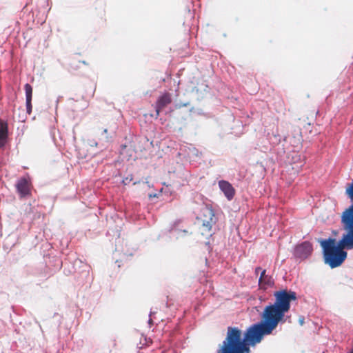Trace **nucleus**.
<instances>
[{
  "label": "nucleus",
  "mask_w": 353,
  "mask_h": 353,
  "mask_svg": "<svg viewBox=\"0 0 353 353\" xmlns=\"http://www.w3.org/2000/svg\"><path fill=\"white\" fill-rule=\"evenodd\" d=\"M274 296L275 301L264 308L261 322L251 326L243 338L238 327H228L226 337L217 353H248L250 345L261 342L263 335L270 334L280 322L284 321L285 314L290 309V302L296 300V294L282 290L276 291Z\"/></svg>",
  "instance_id": "nucleus-1"
},
{
  "label": "nucleus",
  "mask_w": 353,
  "mask_h": 353,
  "mask_svg": "<svg viewBox=\"0 0 353 353\" xmlns=\"http://www.w3.org/2000/svg\"><path fill=\"white\" fill-rule=\"evenodd\" d=\"M319 241L323 248L325 263L329 265L331 268L340 266L345 260L347 252L337 250L334 239L329 238Z\"/></svg>",
  "instance_id": "nucleus-2"
},
{
  "label": "nucleus",
  "mask_w": 353,
  "mask_h": 353,
  "mask_svg": "<svg viewBox=\"0 0 353 353\" xmlns=\"http://www.w3.org/2000/svg\"><path fill=\"white\" fill-rule=\"evenodd\" d=\"M353 222V203L346 209L342 214L341 222L345 230L348 231L347 234L343 235V238L336 245L338 250L344 251L345 248H353V235L352 234L351 222Z\"/></svg>",
  "instance_id": "nucleus-3"
},
{
  "label": "nucleus",
  "mask_w": 353,
  "mask_h": 353,
  "mask_svg": "<svg viewBox=\"0 0 353 353\" xmlns=\"http://www.w3.org/2000/svg\"><path fill=\"white\" fill-rule=\"evenodd\" d=\"M200 219H201L203 227L208 232L211 230L212 225L216 223L214 212L209 206L202 208Z\"/></svg>",
  "instance_id": "nucleus-4"
},
{
  "label": "nucleus",
  "mask_w": 353,
  "mask_h": 353,
  "mask_svg": "<svg viewBox=\"0 0 353 353\" xmlns=\"http://www.w3.org/2000/svg\"><path fill=\"white\" fill-rule=\"evenodd\" d=\"M16 189L21 198H25L31 195L32 183L26 177L20 178L16 183Z\"/></svg>",
  "instance_id": "nucleus-5"
},
{
  "label": "nucleus",
  "mask_w": 353,
  "mask_h": 353,
  "mask_svg": "<svg viewBox=\"0 0 353 353\" xmlns=\"http://www.w3.org/2000/svg\"><path fill=\"white\" fill-rule=\"evenodd\" d=\"M312 244L309 241H304L303 243L296 246L294 255L296 258L305 259L312 254Z\"/></svg>",
  "instance_id": "nucleus-6"
},
{
  "label": "nucleus",
  "mask_w": 353,
  "mask_h": 353,
  "mask_svg": "<svg viewBox=\"0 0 353 353\" xmlns=\"http://www.w3.org/2000/svg\"><path fill=\"white\" fill-rule=\"evenodd\" d=\"M172 101V95L169 92H165L161 94L155 103L156 114L158 117L160 112Z\"/></svg>",
  "instance_id": "nucleus-7"
},
{
  "label": "nucleus",
  "mask_w": 353,
  "mask_h": 353,
  "mask_svg": "<svg viewBox=\"0 0 353 353\" xmlns=\"http://www.w3.org/2000/svg\"><path fill=\"white\" fill-rule=\"evenodd\" d=\"M219 186L228 200L231 201L235 195V189L231 183L227 181L221 180L219 182Z\"/></svg>",
  "instance_id": "nucleus-8"
},
{
  "label": "nucleus",
  "mask_w": 353,
  "mask_h": 353,
  "mask_svg": "<svg viewBox=\"0 0 353 353\" xmlns=\"http://www.w3.org/2000/svg\"><path fill=\"white\" fill-rule=\"evenodd\" d=\"M8 137V124L0 119V148H3Z\"/></svg>",
  "instance_id": "nucleus-9"
},
{
  "label": "nucleus",
  "mask_w": 353,
  "mask_h": 353,
  "mask_svg": "<svg viewBox=\"0 0 353 353\" xmlns=\"http://www.w3.org/2000/svg\"><path fill=\"white\" fill-rule=\"evenodd\" d=\"M274 109L277 112H282L285 110V104L282 99L275 100L274 103Z\"/></svg>",
  "instance_id": "nucleus-10"
},
{
  "label": "nucleus",
  "mask_w": 353,
  "mask_h": 353,
  "mask_svg": "<svg viewBox=\"0 0 353 353\" xmlns=\"http://www.w3.org/2000/svg\"><path fill=\"white\" fill-rule=\"evenodd\" d=\"M24 89L26 92V100H32V87L29 83H26L24 85Z\"/></svg>",
  "instance_id": "nucleus-11"
},
{
  "label": "nucleus",
  "mask_w": 353,
  "mask_h": 353,
  "mask_svg": "<svg viewBox=\"0 0 353 353\" xmlns=\"http://www.w3.org/2000/svg\"><path fill=\"white\" fill-rule=\"evenodd\" d=\"M274 284V281L271 276H265V279L262 281V284L259 285L262 288H265V286H272Z\"/></svg>",
  "instance_id": "nucleus-12"
},
{
  "label": "nucleus",
  "mask_w": 353,
  "mask_h": 353,
  "mask_svg": "<svg viewBox=\"0 0 353 353\" xmlns=\"http://www.w3.org/2000/svg\"><path fill=\"white\" fill-rule=\"evenodd\" d=\"M345 193L351 199V201H353V181L351 183L348 184V186L347 187L345 190Z\"/></svg>",
  "instance_id": "nucleus-13"
},
{
  "label": "nucleus",
  "mask_w": 353,
  "mask_h": 353,
  "mask_svg": "<svg viewBox=\"0 0 353 353\" xmlns=\"http://www.w3.org/2000/svg\"><path fill=\"white\" fill-rule=\"evenodd\" d=\"M99 134L101 136H104V137L106 139H109V136L108 135V129L107 128H99Z\"/></svg>",
  "instance_id": "nucleus-14"
},
{
  "label": "nucleus",
  "mask_w": 353,
  "mask_h": 353,
  "mask_svg": "<svg viewBox=\"0 0 353 353\" xmlns=\"http://www.w3.org/2000/svg\"><path fill=\"white\" fill-rule=\"evenodd\" d=\"M32 100H26V110H27V112L30 114L31 112H32Z\"/></svg>",
  "instance_id": "nucleus-15"
},
{
  "label": "nucleus",
  "mask_w": 353,
  "mask_h": 353,
  "mask_svg": "<svg viewBox=\"0 0 353 353\" xmlns=\"http://www.w3.org/2000/svg\"><path fill=\"white\" fill-rule=\"evenodd\" d=\"M132 181V176L130 175L128 176H126L123 179V183L124 185L129 184Z\"/></svg>",
  "instance_id": "nucleus-16"
},
{
  "label": "nucleus",
  "mask_w": 353,
  "mask_h": 353,
  "mask_svg": "<svg viewBox=\"0 0 353 353\" xmlns=\"http://www.w3.org/2000/svg\"><path fill=\"white\" fill-rule=\"evenodd\" d=\"M265 276H267V275L265 274V270H263L261 273V276H260V278L259 279V285H261L262 284V281H263V279H265Z\"/></svg>",
  "instance_id": "nucleus-17"
},
{
  "label": "nucleus",
  "mask_w": 353,
  "mask_h": 353,
  "mask_svg": "<svg viewBox=\"0 0 353 353\" xmlns=\"http://www.w3.org/2000/svg\"><path fill=\"white\" fill-rule=\"evenodd\" d=\"M299 322H300V324H301V325H303V323H304V319H303V318L300 319H299Z\"/></svg>",
  "instance_id": "nucleus-18"
},
{
  "label": "nucleus",
  "mask_w": 353,
  "mask_h": 353,
  "mask_svg": "<svg viewBox=\"0 0 353 353\" xmlns=\"http://www.w3.org/2000/svg\"><path fill=\"white\" fill-rule=\"evenodd\" d=\"M261 268L260 267H257L256 269H255V272L256 274H258L259 271L261 270Z\"/></svg>",
  "instance_id": "nucleus-19"
},
{
  "label": "nucleus",
  "mask_w": 353,
  "mask_h": 353,
  "mask_svg": "<svg viewBox=\"0 0 353 353\" xmlns=\"http://www.w3.org/2000/svg\"><path fill=\"white\" fill-rule=\"evenodd\" d=\"M350 353H353V348H352V352Z\"/></svg>",
  "instance_id": "nucleus-20"
}]
</instances>
